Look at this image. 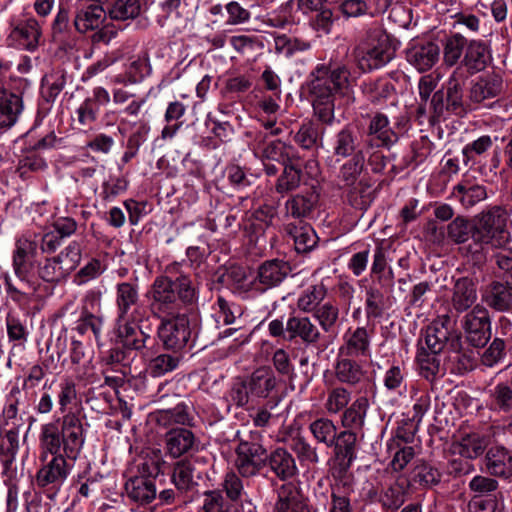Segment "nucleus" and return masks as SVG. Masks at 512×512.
<instances>
[{"instance_id": "f03ea898", "label": "nucleus", "mask_w": 512, "mask_h": 512, "mask_svg": "<svg viewBox=\"0 0 512 512\" xmlns=\"http://www.w3.org/2000/svg\"><path fill=\"white\" fill-rule=\"evenodd\" d=\"M512 205L494 204L473 217V241L460 247V253L473 265L481 266L487 259V248L510 245Z\"/></svg>"}, {"instance_id": "7ed1b4c3", "label": "nucleus", "mask_w": 512, "mask_h": 512, "mask_svg": "<svg viewBox=\"0 0 512 512\" xmlns=\"http://www.w3.org/2000/svg\"><path fill=\"white\" fill-rule=\"evenodd\" d=\"M351 72L345 65H318L311 73L309 91L313 96V110L318 119L331 124L334 120L335 97L350 98L353 89Z\"/></svg>"}, {"instance_id": "49530a36", "label": "nucleus", "mask_w": 512, "mask_h": 512, "mask_svg": "<svg viewBox=\"0 0 512 512\" xmlns=\"http://www.w3.org/2000/svg\"><path fill=\"white\" fill-rule=\"evenodd\" d=\"M360 90L372 104L383 103L395 94L393 83L385 77L364 80Z\"/></svg>"}, {"instance_id": "13d9d810", "label": "nucleus", "mask_w": 512, "mask_h": 512, "mask_svg": "<svg viewBox=\"0 0 512 512\" xmlns=\"http://www.w3.org/2000/svg\"><path fill=\"white\" fill-rule=\"evenodd\" d=\"M195 467L189 460L177 461L172 470L171 481L178 491L188 492L197 483L194 481Z\"/></svg>"}, {"instance_id": "cd10ccee", "label": "nucleus", "mask_w": 512, "mask_h": 512, "mask_svg": "<svg viewBox=\"0 0 512 512\" xmlns=\"http://www.w3.org/2000/svg\"><path fill=\"white\" fill-rule=\"evenodd\" d=\"M356 359L338 355L333 366L335 378L348 387H356L366 378L367 372Z\"/></svg>"}, {"instance_id": "58836bf2", "label": "nucleus", "mask_w": 512, "mask_h": 512, "mask_svg": "<svg viewBox=\"0 0 512 512\" xmlns=\"http://www.w3.org/2000/svg\"><path fill=\"white\" fill-rule=\"evenodd\" d=\"M23 108V100L19 94L0 88V128L12 127Z\"/></svg>"}, {"instance_id": "c85d7f7f", "label": "nucleus", "mask_w": 512, "mask_h": 512, "mask_svg": "<svg viewBox=\"0 0 512 512\" xmlns=\"http://www.w3.org/2000/svg\"><path fill=\"white\" fill-rule=\"evenodd\" d=\"M266 465L282 481L291 479L298 473L294 456L282 447H278L267 454Z\"/></svg>"}, {"instance_id": "423d86ee", "label": "nucleus", "mask_w": 512, "mask_h": 512, "mask_svg": "<svg viewBox=\"0 0 512 512\" xmlns=\"http://www.w3.org/2000/svg\"><path fill=\"white\" fill-rule=\"evenodd\" d=\"M267 329L273 338L301 343L306 347H316L323 339L320 328L308 315L290 314L285 322L282 318L273 319Z\"/></svg>"}, {"instance_id": "774afa93", "label": "nucleus", "mask_w": 512, "mask_h": 512, "mask_svg": "<svg viewBox=\"0 0 512 512\" xmlns=\"http://www.w3.org/2000/svg\"><path fill=\"white\" fill-rule=\"evenodd\" d=\"M351 401V392L344 386L330 387L327 389L324 408L328 414L342 412Z\"/></svg>"}, {"instance_id": "052dcab7", "label": "nucleus", "mask_w": 512, "mask_h": 512, "mask_svg": "<svg viewBox=\"0 0 512 512\" xmlns=\"http://www.w3.org/2000/svg\"><path fill=\"white\" fill-rule=\"evenodd\" d=\"M250 397H252L250 393V387L248 386V381L246 376L236 377L228 391L226 392V402L228 404V408L234 406L236 408H245L249 402Z\"/></svg>"}, {"instance_id": "412c9836", "label": "nucleus", "mask_w": 512, "mask_h": 512, "mask_svg": "<svg viewBox=\"0 0 512 512\" xmlns=\"http://www.w3.org/2000/svg\"><path fill=\"white\" fill-rule=\"evenodd\" d=\"M289 262L272 259L263 262L257 270V276L254 279L256 290L265 292L268 289L277 287L291 273Z\"/></svg>"}, {"instance_id": "4c0bfd02", "label": "nucleus", "mask_w": 512, "mask_h": 512, "mask_svg": "<svg viewBox=\"0 0 512 512\" xmlns=\"http://www.w3.org/2000/svg\"><path fill=\"white\" fill-rule=\"evenodd\" d=\"M491 60L487 44L481 40H471L462 60V65L469 74L483 71Z\"/></svg>"}, {"instance_id": "c9c22d12", "label": "nucleus", "mask_w": 512, "mask_h": 512, "mask_svg": "<svg viewBox=\"0 0 512 512\" xmlns=\"http://www.w3.org/2000/svg\"><path fill=\"white\" fill-rule=\"evenodd\" d=\"M274 512H310L306 500L293 483L283 484L278 490Z\"/></svg>"}, {"instance_id": "f704fd0d", "label": "nucleus", "mask_w": 512, "mask_h": 512, "mask_svg": "<svg viewBox=\"0 0 512 512\" xmlns=\"http://www.w3.org/2000/svg\"><path fill=\"white\" fill-rule=\"evenodd\" d=\"M440 49L434 42L416 44L407 50L408 62L418 71L430 70L439 60Z\"/></svg>"}, {"instance_id": "2eb2a0df", "label": "nucleus", "mask_w": 512, "mask_h": 512, "mask_svg": "<svg viewBox=\"0 0 512 512\" xmlns=\"http://www.w3.org/2000/svg\"><path fill=\"white\" fill-rule=\"evenodd\" d=\"M252 147L254 154L261 160H272L284 164L297 157L292 153L293 146L278 139L269 140L268 133L262 131L255 133Z\"/></svg>"}, {"instance_id": "c03bdc74", "label": "nucleus", "mask_w": 512, "mask_h": 512, "mask_svg": "<svg viewBox=\"0 0 512 512\" xmlns=\"http://www.w3.org/2000/svg\"><path fill=\"white\" fill-rule=\"evenodd\" d=\"M360 144L361 140L358 132L350 125H346L333 138V155L341 158L352 157L360 151Z\"/></svg>"}, {"instance_id": "9b49d317", "label": "nucleus", "mask_w": 512, "mask_h": 512, "mask_svg": "<svg viewBox=\"0 0 512 512\" xmlns=\"http://www.w3.org/2000/svg\"><path fill=\"white\" fill-rule=\"evenodd\" d=\"M460 334L454 329V322L448 314L440 315L425 329V346L434 352L446 351L458 347Z\"/></svg>"}, {"instance_id": "09e8293b", "label": "nucleus", "mask_w": 512, "mask_h": 512, "mask_svg": "<svg viewBox=\"0 0 512 512\" xmlns=\"http://www.w3.org/2000/svg\"><path fill=\"white\" fill-rule=\"evenodd\" d=\"M446 352V362L452 374L463 375L474 369L475 357L471 351L462 348L461 338L457 348L450 347Z\"/></svg>"}, {"instance_id": "79ce46f5", "label": "nucleus", "mask_w": 512, "mask_h": 512, "mask_svg": "<svg viewBox=\"0 0 512 512\" xmlns=\"http://www.w3.org/2000/svg\"><path fill=\"white\" fill-rule=\"evenodd\" d=\"M331 504L329 512H354L351 504V496L354 487L349 477L335 479L330 486Z\"/></svg>"}, {"instance_id": "72a5a7b5", "label": "nucleus", "mask_w": 512, "mask_h": 512, "mask_svg": "<svg viewBox=\"0 0 512 512\" xmlns=\"http://www.w3.org/2000/svg\"><path fill=\"white\" fill-rule=\"evenodd\" d=\"M128 499L138 505H148L157 497L155 481L151 478L129 477L125 483Z\"/></svg>"}, {"instance_id": "680f3d73", "label": "nucleus", "mask_w": 512, "mask_h": 512, "mask_svg": "<svg viewBox=\"0 0 512 512\" xmlns=\"http://www.w3.org/2000/svg\"><path fill=\"white\" fill-rule=\"evenodd\" d=\"M364 166V153L363 151H358L340 167L338 174L339 180L347 187L353 186L363 172Z\"/></svg>"}, {"instance_id": "a19ab883", "label": "nucleus", "mask_w": 512, "mask_h": 512, "mask_svg": "<svg viewBox=\"0 0 512 512\" xmlns=\"http://www.w3.org/2000/svg\"><path fill=\"white\" fill-rule=\"evenodd\" d=\"M192 412V406L185 402H180L171 409L156 411L154 417L157 424L164 428L174 425L191 426L194 419Z\"/></svg>"}, {"instance_id": "bb28decb", "label": "nucleus", "mask_w": 512, "mask_h": 512, "mask_svg": "<svg viewBox=\"0 0 512 512\" xmlns=\"http://www.w3.org/2000/svg\"><path fill=\"white\" fill-rule=\"evenodd\" d=\"M110 102V95L103 87H96L92 95L87 97L77 108L76 114L78 122L83 126L93 124L102 109Z\"/></svg>"}, {"instance_id": "e2e57ef3", "label": "nucleus", "mask_w": 512, "mask_h": 512, "mask_svg": "<svg viewBox=\"0 0 512 512\" xmlns=\"http://www.w3.org/2000/svg\"><path fill=\"white\" fill-rule=\"evenodd\" d=\"M468 40L460 33L450 35L445 39L443 47V61L446 66L453 67L458 64L467 49Z\"/></svg>"}, {"instance_id": "37998d69", "label": "nucleus", "mask_w": 512, "mask_h": 512, "mask_svg": "<svg viewBox=\"0 0 512 512\" xmlns=\"http://www.w3.org/2000/svg\"><path fill=\"white\" fill-rule=\"evenodd\" d=\"M334 454L344 469L350 468L356 459L357 434L354 431L343 430L333 441Z\"/></svg>"}, {"instance_id": "f3484780", "label": "nucleus", "mask_w": 512, "mask_h": 512, "mask_svg": "<svg viewBox=\"0 0 512 512\" xmlns=\"http://www.w3.org/2000/svg\"><path fill=\"white\" fill-rule=\"evenodd\" d=\"M319 200V194L313 189L292 194L284 203V217L302 223L304 220L313 217Z\"/></svg>"}, {"instance_id": "7c9ffc66", "label": "nucleus", "mask_w": 512, "mask_h": 512, "mask_svg": "<svg viewBox=\"0 0 512 512\" xmlns=\"http://www.w3.org/2000/svg\"><path fill=\"white\" fill-rule=\"evenodd\" d=\"M107 14L108 12L100 4H83L76 12L74 26L80 33L94 31L105 23Z\"/></svg>"}, {"instance_id": "69168bd1", "label": "nucleus", "mask_w": 512, "mask_h": 512, "mask_svg": "<svg viewBox=\"0 0 512 512\" xmlns=\"http://www.w3.org/2000/svg\"><path fill=\"white\" fill-rule=\"evenodd\" d=\"M182 357L179 353H162L150 359L147 372L152 377H161L178 368Z\"/></svg>"}, {"instance_id": "de8ad7c7", "label": "nucleus", "mask_w": 512, "mask_h": 512, "mask_svg": "<svg viewBox=\"0 0 512 512\" xmlns=\"http://www.w3.org/2000/svg\"><path fill=\"white\" fill-rule=\"evenodd\" d=\"M298 160L299 157H295L283 164L284 169L275 183V191L278 194H287L301 185L303 173L301 166L297 163Z\"/></svg>"}, {"instance_id": "4468645a", "label": "nucleus", "mask_w": 512, "mask_h": 512, "mask_svg": "<svg viewBox=\"0 0 512 512\" xmlns=\"http://www.w3.org/2000/svg\"><path fill=\"white\" fill-rule=\"evenodd\" d=\"M41 35V26L35 18L19 19L11 23V31L7 37L8 46L34 51L39 46Z\"/></svg>"}, {"instance_id": "20e7f679", "label": "nucleus", "mask_w": 512, "mask_h": 512, "mask_svg": "<svg viewBox=\"0 0 512 512\" xmlns=\"http://www.w3.org/2000/svg\"><path fill=\"white\" fill-rule=\"evenodd\" d=\"M151 302L158 313L174 311L177 303L195 304L197 291L184 271L181 262H172L165 266L164 273L157 276L150 288Z\"/></svg>"}, {"instance_id": "ddd939ff", "label": "nucleus", "mask_w": 512, "mask_h": 512, "mask_svg": "<svg viewBox=\"0 0 512 512\" xmlns=\"http://www.w3.org/2000/svg\"><path fill=\"white\" fill-rule=\"evenodd\" d=\"M462 327L470 345L484 347L491 338V320L487 308L481 304L473 306L463 317Z\"/></svg>"}, {"instance_id": "603ef678", "label": "nucleus", "mask_w": 512, "mask_h": 512, "mask_svg": "<svg viewBox=\"0 0 512 512\" xmlns=\"http://www.w3.org/2000/svg\"><path fill=\"white\" fill-rule=\"evenodd\" d=\"M441 477L438 468L423 460L418 461L410 472V482L424 489L438 485Z\"/></svg>"}, {"instance_id": "4d7b16f0", "label": "nucleus", "mask_w": 512, "mask_h": 512, "mask_svg": "<svg viewBox=\"0 0 512 512\" xmlns=\"http://www.w3.org/2000/svg\"><path fill=\"white\" fill-rule=\"evenodd\" d=\"M308 429L317 443L324 444L328 448L332 447L339 433L337 425L328 417L315 419L309 424Z\"/></svg>"}, {"instance_id": "2f4dec72", "label": "nucleus", "mask_w": 512, "mask_h": 512, "mask_svg": "<svg viewBox=\"0 0 512 512\" xmlns=\"http://www.w3.org/2000/svg\"><path fill=\"white\" fill-rule=\"evenodd\" d=\"M196 437L187 428H171L165 434V449L172 458H179L194 449Z\"/></svg>"}, {"instance_id": "aec40b11", "label": "nucleus", "mask_w": 512, "mask_h": 512, "mask_svg": "<svg viewBox=\"0 0 512 512\" xmlns=\"http://www.w3.org/2000/svg\"><path fill=\"white\" fill-rule=\"evenodd\" d=\"M489 444L490 437L484 432H462L459 437L451 443L450 450L454 455L475 460L485 453Z\"/></svg>"}, {"instance_id": "bf43d9fd", "label": "nucleus", "mask_w": 512, "mask_h": 512, "mask_svg": "<svg viewBox=\"0 0 512 512\" xmlns=\"http://www.w3.org/2000/svg\"><path fill=\"white\" fill-rule=\"evenodd\" d=\"M312 317L314 321H317L321 332L332 333L339 321L340 309L335 303L328 301L317 308Z\"/></svg>"}, {"instance_id": "0e129e2a", "label": "nucleus", "mask_w": 512, "mask_h": 512, "mask_svg": "<svg viewBox=\"0 0 512 512\" xmlns=\"http://www.w3.org/2000/svg\"><path fill=\"white\" fill-rule=\"evenodd\" d=\"M447 236L455 244L467 245L469 239L473 241V219L457 216L447 225Z\"/></svg>"}, {"instance_id": "f8f14e48", "label": "nucleus", "mask_w": 512, "mask_h": 512, "mask_svg": "<svg viewBox=\"0 0 512 512\" xmlns=\"http://www.w3.org/2000/svg\"><path fill=\"white\" fill-rule=\"evenodd\" d=\"M115 304L117 320L132 319L134 321L148 320L145 306L140 303L138 285L131 282H121L115 287Z\"/></svg>"}, {"instance_id": "338daca9", "label": "nucleus", "mask_w": 512, "mask_h": 512, "mask_svg": "<svg viewBox=\"0 0 512 512\" xmlns=\"http://www.w3.org/2000/svg\"><path fill=\"white\" fill-rule=\"evenodd\" d=\"M103 329V318L101 316L93 314L88 310L86 306L82 307L80 316L76 321V325L73 328L79 335H85L88 331H91L98 342Z\"/></svg>"}, {"instance_id": "5fc2aeb1", "label": "nucleus", "mask_w": 512, "mask_h": 512, "mask_svg": "<svg viewBox=\"0 0 512 512\" xmlns=\"http://www.w3.org/2000/svg\"><path fill=\"white\" fill-rule=\"evenodd\" d=\"M407 486L398 480L384 488L379 495V502L384 511H397L405 502Z\"/></svg>"}, {"instance_id": "dca6fc26", "label": "nucleus", "mask_w": 512, "mask_h": 512, "mask_svg": "<svg viewBox=\"0 0 512 512\" xmlns=\"http://www.w3.org/2000/svg\"><path fill=\"white\" fill-rule=\"evenodd\" d=\"M119 323L117 337L122 347L127 350L143 351L148 348L153 341L151 328L143 327L144 321H134L132 319L117 320Z\"/></svg>"}, {"instance_id": "a18cd8bd", "label": "nucleus", "mask_w": 512, "mask_h": 512, "mask_svg": "<svg viewBox=\"0 0 512 512\" xmlns=\"http://www.w3.org/2000/svg\"><path fill=\"white\" fill-rule=\"evenodd\" d=\"M487 406L490 411L500 414H512V385L499 382L487 391Z\"/></svg>"}, {"instance_id": "864d4df0", "label": "nucleus", "mask_w": 512, "mask_h": 512, "mask_svg": "<svg viewBox=\"0 0 512 512\" xmlns=\"http://www.w3.org/2000/svg\"><path fill=\"white\" fill-rule=\"evenodd\" d=\"M320 127L317 123L306 120L301 123L299 129L293 136V141L303 150H317L319 142L322 140Z\"/></svg>"}, {"instance_id": "8fccbe9b", "label": "nucleus", "mask_w": 512, "mask_h": 512, "mask_svg": "<svg viewBox=\"0 0 512 512\" xmlns=\"http://www.w3.org/2000/svg\"><path fill=\"white\" fill-rule=\"evenodd\" d=\"M369 402L367 397L356 398L349 407L342 411L341 425L345 430L354 431L364 425Z\"/></svg>"}, {"instance_id": "393cba45", "label": "nucleus", "mask_w": 512, "mask_h": 512, "mask_svg": "<svg viewBox=\"0 0 512 512\" xmlns=\"http://www.w3.org/2000/svg\"><path fill=\"white\" fill-rule=\"evenodd\" d=\"M482 302L497 312L512 310V283L494 280L482 292Z\"/></svg>"}, {"instance_id": "6e6552de", "label": "nucleus", "mask_w": 512, "mask_h": 512, "mask_svg": "<svg viewBox=\"0 0 512 512\" xmlns=\"http://www.w3.org/2000/svg\"><path fill=\"white\" fill-rule=\"evenodd\" d=\"M355 55L364 72L382 67L392 58L388 35L378 27L369 29L366 41L356 48Z\"/></svg>"}, {"instance_id": "0eeeda50", "label": "nucleus", "mask_w": 512, "mask_h": 512, "mask_svg": "<svg viewBox=\"0 0 512 512\" xmlns=\"http://www.w3.org/2000/svg\"><path fill=\"white\" fill-rule=\"evenodd\" d=\"M189 304L177 303L174 311L158 313L153 307H150L152 314L161 320L158 327V337L167 350L174 353L182 351L190 341L191 329L189 318L182 309Z\"/></svg>"}, {"instance_id": "f257e3e1", "label": "nucleus", "mask_w": 512, "mask_h": 512, "mask_svg": "<svg viewBox=\"0 0 512 512\" xmlns=\"http://www.w3.org/2000/svg\"><path fill=\"white\" fill-rule=\"evenodd\" d=\"M38 439L42 465L36 473V483L41 488L58 487L69 475L67 461H75L85 443L80 412H70L43 424Z\"/></svg>"}, {"instance_id": "5701e85b", "label": "nucleus", "mask_w": 512, "mask_h": 512, "mask_svg": "<svg viewBox=\"0 0 512 512\" xmlns=\"http://www.w3.org/2000/svg\"><path fill=\"white\" fill-rule=\"evenodd\" d=\"M485 468L490 476L512 480V450L503 445L490 447L485 454Z\"/></svg>"}, {"instance_id": "4be33fe9", "label": "nucleus", "mask_w": 512, "mask_h": 512, "mask_svg": "<svg viewBox=\"0 0 512 512\" xmlns=\"http://www.w3.org/2000/svg\"><path fill=\"white\" fill-rule=\"evenodd\" d=\"M477 300V281L470 276L453 278L451 306L458 314L472 309Z\"/></svg>"}, {"instance_id": "9d476101", "label": "nucleus", "mask_w": 512, "mask_h": 512, "mask_svg": "<svg viewBox=\"0 0 512 512\" xmlns=\"http://www.w3.org/2000/svg\"><path fill=\"white\" fill-rule=\"evenodd\" d=\"M235 467L243 478H251L266 466L267 450L251 435V440L241 439L236 449Z\"/></svg>"}, {"instance_id": "c756f323", "label": "nucleus", "mask_w": 512, "mask_h": 512, "mask_svg": "<svg viewBox=\"0 0 512 512\" xmlns=\"http://www.w3.org/2000/svg\"><path fill=\"white\" fill-rule=\"evenodd\" d=\"M367 135L377 140V146L390 148L398 141V131L390 125V121L382 112H375L369 116Z\"/></svg>"}, {"instance_id": "6ab92c4d", "label": "nucleus", "mask_w": 512, "mask_h": 512, "mask_svg": "<svg viewBox=\"0 0 512 512\" xmlns=\"http://www.w3.org/2000/svg\"><path fill=\"white\" fill-rule=\"evenodd\" d=\"M451 197L463 208L470 209L488 198V190L476 177L464 175L453 187Z\"/></svg>"}, {"instance_id": "e433bc0d", "label": "nucleus", "mask_w": 512, "mask_h": 512, "mask_svg": "<svg viewBox=\"0 0 512 512\" xmlns=\"http://www.w3.org/2000/svg\"><path fill=\"white\" fill-rule=\"evenodd\" d=\"M440 353L431 351L422 345H419L417 349L416 363L419 374L430 383H434L445 375V368L441 365Z\"/></svg>"}, {"instance_id": "a878e982", "label": "nucleus", "mask_w": 512, "mask_h": 512, "mask_svg": "<svg viewBox=\"0 0 512 512\" xmlns=\"http://www.w3.org/2000/svg\"><path fill=\"white\" fill-rule=\"evenodd\" d=\"M252 397L267 399L277 389L278 379L269 366H260L246 376Z\"/></svg>"}, {"instance_id": "1a4fd4ad", "label": "nucleus", "mask_w": 512, "mask_h": 512, "mask_svg": "<svg viewBox=\"0 0 512 512\" xmlns=\"http://www.w3.org/2000/svg\"><path fill=\"white\" fill-rule=\"evenodd\" d=\"M81 250L76 242H71L59 254L46 257L38 264L37 274L47 283L58 284L65 280L80 264Z\"/></svg>"}, {"instance_id": "473e14b6", "label": "nucleus", "mask_w": 512, "mask_h": 512, "mask_svg": "<svg viewBox=\"0 0 512 512\" xmlns=\"http://www.w3.org/2000/svg\"><path fill=\"white\" fill-rule=\"evenodd\" d=\"M36 251V243L28 239L18 240L13 252L12 266L15 275L19 280L30 287L28 280L29 274L33 269V264L29 260V256Z\"/></svg>"}, {"instance_id": "b1692460", "label": "nucleus", "mask_w": 512, "mask_h": 512, "mask_svg": "<svg viewBox=\"0 0 512 512\" xmlns=\"http://www.w3.org/2000/svg\"><path fill=\"white\" fill-rule=\"evenodd\" d=\"M503 90L502 78L496 74L478 78L469 89V100L474 104L491 107L489 102L497 98Z\"/></svg>"}, {"instance_id": "39448f33", "label": "nucleus", "mask_w": 512, "mask_h": 512, "mask_svg": "<svg viewBox=\"0 0 512 512\" xmlns=\"http://www.w3.org/2000/svg\"><path fill=\"white\" fill-rule=\"evenodd\" d=\"M466 78L463 67L458 66L447 80L446 92L443 89L434 92L430 100L431 124L445 120L450 114L462 116L467 112L463 100Z\"/></svg>"}, {"instance_id": "a211bd4d", "label": "nucleus", "mask_w": 512, "mask_h": 512, "mask_svg": "<svg viewBox=\"0 0 512 512\" xmlns=\"http://www.w3.org/2000/svg\"><path fill=\"white\" fill-rule=\"evenodd\" d=\"M372 335L373 329L369 331L363 326L349 328L343 335L339 355L357 359L370 357Z\"/></svg>"}, {"instance_id": "6e6d98bb", "label": "nucleus", "mask_w": 512, "mask_h": 512, "mask_svg": "<svg viewBox=\"0 0 512 512\" xmlns=\"http://www.w3.org/2000/svg\"><path fill=\"white\" fill-rule=\"evenodd\" d=\"M327 296V288L323 283H318L304 290L297 299V308L305 313H314Z\"/></svg>"}, {"instance_id": "ea45409f", "label": "nucleus", "mask_w": 512, "mask_h": 512, "mask_svg": "<svg viewBox=\"0 0 512 512\" xmlns=\"http://www.w3.org/2000/svg\"><path fill=\"white\" fill-rule=\"evenodd\" d=\"M284 231L293 239L298 253L310 252L316 247L319 240L313 227L306 222L288 223L284 226Z\"/></svg>"}, {"instance_id": "3c124183", "label": "nucleus", "mask_w": 512, "mask_h": 512, "mask_svg": "<svg viewBox=\"0 0 512 512\" xmlns=\"http://www.w3.org/2000/svg\"><path fill=\"white\" fill-rule=\"evenodd\" d=\"M391 307L390 297L375 286L366 290L365 314L368 321L381 319L385 312Z\"/></svg>"}]
</instances>
